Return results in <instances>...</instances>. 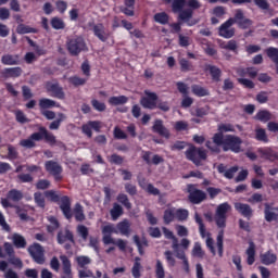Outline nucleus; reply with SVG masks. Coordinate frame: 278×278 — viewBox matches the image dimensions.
<instances>
[{"label": "nucleus", "instance_id": "nucleus-1", "mask_svg": "<svg viewBox=\"0 0 278 278\" xmlns=\"http://www.w3.org/2000/svg\"><path fill=\"white\" fill-rule=\"evenodd\" d=\"M233 25H238L239 29H251L253 26V20L244 16V11L242 9H237L235 11V16L229 17L218 27V36L220 38H233L236 36V28Z\"/></svg>", "mask_w": 278, "mask_h": 278}, {"label": "nucleus", "instance_id": "nucleus-2", "mask_svg": "<svg viewBox=\"0 0 278 278\" xmlns=\"http://www.w3.org/2000/svg\"><path fill=\"white\" fill-rule=\"evenodd\" d=\"M206 149L211 151V153H227L231 151V153H242V138L236 135H225V138L222 141H210L205 142ZM222 149V150H220Z\"/></svg>", "mask_w": 278, "mask_h": 278}, {"label": "nucleus", "instance_id": "nucleus-3", "mask_svg": "<svg viewBox=\"0 0 278 278\" xmlns=\"http://www.w3.org/2000/svg\"><path fill=\"white\" fill-rule=\"evenodd\" d=\"M40 140H45V142L50 144V147H55L58 143L55 135L41 126L39 127L38 132L31 134L28 139L21 140L20 146L24 147V149H34L36 147V142H40Z\"/></svg>", "mask_w": 278, "mask_h": 278}, {"label": "nucleus", "instance_id": "nucleus-4", "mask_svg": "<svg viewBox=\"0 0 278 278\" xmlns=\"http://www.w3.org/2000/svg\"><path fill=\"white\" fill-rule=\"evenodd\" d=\"M45 198L49 199L52 203H58L64 218L71 220L73 218V208H71L72 202L68 195H60L55 190L45 191Z\"/></svg>", "mask_w": 278, "mask_h": 278}, {"label": "nucleus", "instance_id": "nucleus-5", "mask_svg": "<svg viewBox=\"0 0 278 278\" xmlns=\"http://www.w3.org/2000/svg\"><path fill=\"white\" fill-rule=\"evenodd\" d=\"M66 49L70 55L76 58L79 53H83V51H88V46L86 45V39H84V37L76 36L67 39Z\"/></svg>", "mask_w": 278, "mask_h": 278}, {"label": "nucleus", "instance_id": "nucleus-6", "mask_svg": "<svg viewBox=\"0 0 278 278\" xmlns=\"http://www.w3.org/2000/svg\"><path fill=\"white\" fill-rule=\"evenodd\" d=\"M194 220L197 225H199L201 238H206V249H208L212 255H216V248H214V238H212V232H207V230L205 229V224H203V218L201 217V215H199V213H195Z\"/></svg>", "mask_w": 278, "mask_h": 278}, {"label": "nucleus", "instance_id": "nucleus-7", "mask_svg": "<svg viewBox=\"0 0 278 278\" xmlns=\"http://www.w3.org/2000/svg\"><path fill=\"white\" fill-rule=\"evenodd\" d=\"M186 159L189 162L194 163L195 166H201V162L207 160V152L203 148H197L195 146H190L185 152Z\"/></svg>", "mask_w": 278, "mask_h": 278}, {"label": "nucleus", "instance_id": "nucleus-8", "mask_svg": "<svg viewBox=\"0 0 278 278\" xmlns=\"http://www.w3.org/2000/svg\"><path fill=\"white\" fill-rule=\"evenodd\" d=\"M89 29H92L93 36L100 40V42H108L110 40V31L105 29V25L103 23L94 24V22L88 23Z\"/></svg>", "mask_w": 278, "mask_h": 278}, {"label": "nucleus", "instance_id": "nucleus-9", "mask_svg": "<svg viewBox=\"0 0 278 278\" xmlns=\"http://www.w3.org/2000/svg\"><path fill=\"white\" fill-rule=\"evenodd\" d=\"M13 203H18V201H23V191L18 189H11L7 193V198L1 199V205L4 207V210H8V207H14Z\"/></svg>", "mask_w": 278, "mask_h": 278}, {"label": "nucleus", "instance_id": "nucleus-10", "mask_svg": "<svg viewBox=\"0 0 278 278\" xmlns=\"http://www.w3.org/2000/svg\"><path fill=\"white\" fill-rule=\"evenodd\" d=\"M188 193H189V201L190 203H192L193 205H199L201 203H203V201H205V199H207V193H205V191L201 190V189H197V187H194V185H189L188 186Z\"/></svg>", "mask_w": 278, "mask_h": 278}, {"label": "nucleus", "instance_id": "nucleus-11", "mask_svg": "<svg viewBox=\"0 0 278 278\" xmlns=\"http://www.w3.org/2000/svg\"><path fill=\"white\" fill-rule=\"evenodd\" d=\"M28 253L36 264H45V248L40 243L29 245Z\"/></svg>", "mask_w": 278, "mask_h": 278}, {"label": "nucleus", "instance_id": "nucleus-12", "mask_svg": "<svg viewBox=\"0 0 278 278\" xmlns=\"http://www.w3.org/2000/svg\"><path fill=\"white\" fill-rule=\"evenodd\" d=\"M45 168L49 175H52L54 178V181H62V173L64 172V168H62V165L55 161H47L45 163Z\"/></svg>", "mask_w": 278, "mask_h": 278}, {"label": "nucleus", "instance_id": "nucleus-13", "mask_svg": "<svg viewBox=\"0 0 278 278\" xmlns=\"http://www.w3.org/2000/svg\"><path fill=\"white\" fill-rule=\"evenodd\" d=\"M3 249L9 257L8 258L9 264H12V266H15V268H23V261L20 257H16L14 245L10 242H4Z\"/></svg>", "mask_w": 278, "mask_h": 278}, {"label": "nucleus", "instance_id": "nucleus-14", "mask_svg": "<svg viewBox=\"0 0 278 278\" xmlns=\"http://www.w3.org/2000/svg\"><path fill=\"white\" fill-rule=\"evenodd\" d=\"M229 132H236V126H233L232 124H219L217 126V132L213 135L211 142L223 141V138H225L226 136L225 134Z\"/></svg>", "mask_w": 278, "mask_h": 278}, {"label": "nucleus", "instance_id": "nucleus-15", "mask_svg": "<svg viewBox=\"0 0 278 278\" xmlns=\"http://www.w3.org/2000/svg\"><path fill=\"white\" fill-rule=\"evenodd\" d=\"M146 97L140 99V105L144 110H155L157 108V93L151 91H144Z\"/></svg>", "mask_w": 278, "mask_h": 278}, {"label": "nucleus", "instance_id": "nucleus-16", "mask_svg": "<svg viewBox=\"0 0 278 278\" xmlns=\"http://www.w3.org/2000/svg\"><path fill=\"white\" fill-rule=\"evenodd\" d=\"M46 90L47 92H50L51 97L54 99H60L61 101L66 99V93H64V89L60 86L59 83H47Z\"/></svg>", "mask_w": 278, "mask_h": 278}, {"label": "nucleus", "instance_id": "nucleus-17", "mask_svg": "<svg viewBox=\"0 0 278 278\" xmlns=\"http://www.w3.org/2000/svg\"><path fill=\"white\" fill-rule=\"evenodd\" d=\"M194 12L192 9H182L178 12V20H180L182 23H186L188 27H194L197 23H199V20H192Z\"/></svg>", "mask_w": 278, "mask_h": 278}, {"label": "nucleus", "instance_id": "nucleus-18", "mask_svg": "<svg viewBox=\"0 0 278 278\" xmlns=\"http://www.w3.org/2000/svg\"><path fill=\"white\" fill-rule=\"evenodd\" d=\"M152 131L161 136V138H166V140L170 138V130H168V128L164 126V121L162 119L154 121V124L152 126Z\"/></svg>", "mask_w": 278, "mask_h": 278}, {"label": "nucleus", "instance_id": "nucleus-19", "mask_svg": "<svg viewBox=\"0 0 278 278\" xmlns=\"http://www.w3.org/2000/svg\"><path fill=\"white\" fill-rule=\"evenodd\" d=\"M235 210L243 216V218H247V220H251V218H253V208L247 203L236 202Z\"/></svg>", "mask_w": 278, "mask_h": 278}, {"label": "nucleus", "instance_id": "nucleus-20", "mask_svg": "<svg viewBox=\"0 0 278 278\" xmlns=\"http://www.w3.org/2000/svg\"><path fill=\"white\" fill-rule=\"evenodd\" d=\"M56 240L59 244H66V242H71V244H75V235L71 229L65 228L64 230H60L56 235Z\"/></svg>", "mask_w": 278, "mask_h": 278}, {"label": "nucleus", "instance_id": "nucleus-21", "mask_svg": "<svg viewBox=\"0 0 278 278\" xmlns=\"http://www.w3.org/2000/svg\"><path fill=\"white\" fill-rule=\"evenodd\" d=\"M276 212H278V207H273L270 204L265 203L264 216L267 223H278V213Z\"/></svg>", "mask_w": 278, "mask_h": 278}, {"label": "nucleus", "instance_id": "nucleus-22", "mask_svg": "<svg viewBox=\"0 0 278 278\" xmlns=\"http://www.w3.org/2000/svg\"><path fill=\"white\" fill-rule=\"evenodd\" d=\"M1 77L4 79L16 78L23 75V68L21 67H5L0 72Z\"/></svg>", "mask_w": 278, "mask_h": 278}, {"label": "nucleus", "instance_id": "nucleus-23", "mask_svg": "<svg viewBox=\"0 0 278 278\" xmlns=\"http://www.w3.org/2000/svg\"><path fill=\"white\" fill-rule=\"evenodd\" d=\"M60 260L63 265V275L61 276V278H73V269H72L71 260H68V256L61 255Z\"/></svg>", "mask_w": 278, "mask_h": 278}, {"label": "nucleus", "instance_id": "nucleus-24", "mask_svg": "<svg viewBox=\"0 0 278 278\" xmlns=\"http://www.w3.org/2000/svg\"><path fill=\"white\" fill-rule=\"evenodd\" d=\"M1 63L4 66H16L21 64V55L18 54H4L1 58Z\"/></svg>", "mask_w": 278, "mask_h": 278}, {"label": "nucleus", "instance_id": "nucleus-25", "mask_svg": "<svg viewBox=\"0 0 278 278\" xmlns=\"http://www.w3.org/2000/svg\"><path fill=\"white\" fill-rule=\"evenodd\" d=\"M116 229L122 236L129 237L131 235V223L125 218L116 225Z\"/></svg>", "mask_w": 278, "mask_h": 278}, {"label": "nucleus", "instance_id": "nucleus-26", "mask_svg": "<svg viewBox=\"0 0 278 278\" xmlns=\"http://www.w3.org/2000/svg\"><path fill=\"white\" fill-rule=\"evenodd\" d=\"M51 108H60V103L51 100L49 98H42L39 100V110L40 112H45L47 110H51Z\"/></svg>", "mask_w": 278, "mask_h": 278}, {"label": "nucleus", "instance_id": "nucleus-27", "mask_svg": "<svg viewBox=\"0 0 278 278\" xmlns=\"http://www.w3.org/2000/svg\"><path fill=\"white\" fill-rule=\"evenodd\" d=\"M162 230L167 240H173L172 249L174 250V253L176 251H178L179 250V240L177 239V237H175V233H173V231H170L166 227H163Z\"/></svg>", "mask_w": 278, "mask_h": 278}, {"label": "nucleus", "instance_id": "nucleus-28", "mask_svg": "<svg viewBox=\"0 0 278 278\" xmlns=\"http://www.w3.org/2000/svg\"><path fill=\"white\" fill-rule=\"evenodd\" d=\"M261 262L265 266H271V264L277 263V254L273 253V251H267L261 255Z\"/></svg>", "mask_w": 278, "mask_h": 278}, {"label": "nucleus", "instance_id": "nucleus-29", "mask_svg": "<svg viewBox=\"0 0 278 278\" xmlns=\"http://www.w3.org/2000/svg\"><path fill=\"white\" fill-rule=\"evenodd\" d=\"M74 215L77 223H84L86 220V214H84V206L80 203H76L72 216Z\"/></svg>", "mask_w": 278, "mask_h": 278}, {"label": "nucleus", "instance_id": "nucleus-30", "mask_svg": "<svg viewBox=\"0 0 278 278\" xmlns=\"http://www.w3.org/2000/svg\"><path fill=\"white\" fill-rule=\"evenodd\" d=\"M206 71L210 72L212 79L216 83L220 81V77H223V71L215 65H206Z\"/></svg>", "mask_w": 278, "mask_h": 278}, {"label": "nucleus", "instance_id": "nucleus-31", "mask_svg": "<svg viewBox=\"0 0 278 278\" xmlns=\"http://www.w3.org/2000/svg\"><path fill=\"white\" fill-rule=\"evenodd\" d=\"M247 264L248 266H253L255 264V243L250 242L249 248L245 251Z\"/></svg>", "mask_w": 278, "mask_h": 278}, {"label": "nucleus", "instance_id": "nucleus-32", "mask_svg": "<svg viewBox=\"0 0 278 278\" xmlns=\"http://www.w3.org/2000/svg\"><path fill=\"white\" fill-rule=\"evenodd\" d=\"M267 58L276 64V73L278 75V48L269 47L265 50Z\"/></svg>", "mask_w": 278, "mask_h": 278}, {"label": "nucleus", "instance_id": "nucleus-33", "mask_svg": "<svg viewBox=\"0 0 278 278\" xmlns=\"http://www.w3.org/2000/svg\"><path fill=\"white\" fill-rule=\"evenodd\" d=\"M176 257L177 260H181L182 261V266H184V270L185 273H190V263L188 262V257L186 256V252L181 249L176 250Z\"/></svg>", "mask_w": 278, "mask_h": 278}, {"label": "nucleus", "instance_id": "nucleus-34", "mask_svg": "<svg viewBox=\"0 0 278 278\" xmlns=\"http://www.w3.org/2000/svg\"><path fill=\"white\" fill-rule=\"evenodd\" d=\"M123 214H125L123 206L115 202L113 207L110 210L111 220H117L119 216H123Z\"/></svg>", "mask_w": 278, "mask_h": 278}, {"label": "nucleus", "instance_id": "nucleus-35", "mask_svg": "<svg viewBox=\"0 0 278 278\" xmlns=\"http://www.w3.org/2000/svg\"><path fill=\"white\" fill-rule=\"evenodd\" d=\"M258 153L262 155V157H265V160H269L270 162L278 160L277 152L270 148L260 149Z\"/></svg>", "mask_w": 278, "mask_h": 278}, {"label": "nucleus", "instance_id": "nucleus-36", "mask_svg": "<svg viewBox=\"0 0 278 278\" xmlns=\"http://www.w3.org/2000/svg\"><path fill=\"white\" fill-rule=\"evenodd\" d=\"M12 242L15 249H25V247H27V240H25V237L18 233H14L12 236Z\"/></svg>", "mask_w": 278, "mask_h": 278}, {"label": "nucleus", "instance_id": "nucleus-37", "mask_svg": "<svg viewBox=\"0 0 278 278\" xmlns=\"http://www.w3.org/2000/svg\"><path fill=\"white\" fill-rule=\"evenodd\" d=\"M176 218L175 207H169L164 211L163 222L165 225H170Z\"/></svg>", "mask_w": 278, "mask_h": 278}, {"label": "nucleus", "instance_id": "nucleus-38", "mask_svg": "<svg viewBox=\"0 0 278 278\" xmlns=\"http://www.w3.org/2000/svg\"><path fill=\"white\" fill-rule=\"evenodd\" d=\"M254 118L261 123H268V121L273 118V114L268 110H261L256 113Z\"/></svg>", "mask_w": 278, "mask_h": 278}, {"label": "nucleus", "instance_id": "nucleus-39", "mask_svg": "<svg viewBox=\"0 0 278 278\" xmlns=\"http://www.w3.org/2000/svg\"><path fill=\"white\" fill-rule=\"evenodd\" d=\"M224 239H225V230H220L216 239L217 240L216 247H217L218 255L220 257H223V253L225 251Z\"/></svg>", "mask_w": 278, "mask_h": 278}, {"label": "nucleus", "instance_id": "nucleus-40", "mask_svg": "<svg viewBox=\"0 0 278 278\" xmlns=\"http://www.w3.org/2000/svg\"><path fill=\"white\" fill-rule=\"evenodd\" d=\"M38 30L34 27H30L28 25L25 24H18L16 27V34H20L21 36L25 35V34H37Z\"/></svg>", "mask_w": 278, "mask_h": 278}, {"label": "nucleus", "instance_id": "nucleus-41", "mask_svg": "<svg viewBox=\"0 0 278 278\" xmlns=\"http://www.w3.org/2000/svg\"><path fill=\"white\" fill-rule=\"evenodd\" d=\"M191 90L195 97H210V90L200 85H192Z\"/></svg>", "mask_w": 278, "mask_h": 278}, {"label": "nucleus", "instance_id": "nucleus-42", "mask_svg": "<svg viewBox=\"0 0 278 278\" xmlns=\"http://www.w3.org/2000/svg\"><path fill=\"white\" fill-rule=\"evenodd\" d=\"M153 18L154 22L159 23L160 25H168V21H170V17L167 15L166 12L155 13Z\"/></svg>", "mask_w": 278, "mask_h": 278}, {"label": "nucleus", "instance_id": "nucleus-43", "mask_svg": "<svg viewBox=\"0 0 278 278\" xmlns=\"http://www.w3.org/2000/svg\"><path fill=\"white\" fill-rule=\"evenodd\" d=\"M50 25H51L52 29H56V30L65 29V27H66V23H64V20H62V17H58V16H54L51 18Z\"/></svg>", "mask_w": 278, "mask_h": 278}, {"label": "nucleus", "instance_id": "nucleus-44", "mask_svg": "<svg viewBox=\"0 0 278 278\" xmlns=\"http://www.w3.org/2000/svg\"><path fill=\"white\" fill-rule=\"evenodd\" d=\"M129 101V98L127 96H113L109 99L110 105H125Z\"/></svg>", "mask_w": 278, "mask_h": 278}, {"label": "nucleus", "instance_id": "nucleus-45", "mask_svg": "<svg viewBox=\"0 0 278 278\" xmlns=\"http://www.w3.org/2000/svg\"><path fill=\"white\" fill-rule=\"evenodd\" d=\"M179 64L181 73H190V71H194V65L187 59H180Z\"/></svg>", "mask_w": 278, "mask_h": 278}, {"label": "nucleus", "instance_id": "nucleus-46", "mask_svg": "<svg viewBox=\"0 0 278 278\" xmlns=\"http://www.w3.org/2000/svg\"><path fill=\"white\" fill-rule=\"evenodd\" d=\"M220 49L232 51V53H238V41L231 39L227 43H220Z\"/></svg>", "mask_w": 278, "mask_h": 278}, {"label": "nucleus", "instance_id": "nucleus-47", "mask_svg": "<svg viewBox=\"0 0 278 278\" xmlns=\"http://www.w3.org/2000/svg\"><path fill=\"white\" fill-rule=\"evenodd\" d=\"M142 268V265L140 264V257L135 258L134 266L131 268V275L134 278H140L142 277V274L140 273V269Z\"/></svg>", "mask_w": 278, "mask_h": 278}, {"label": "nucleus", "instance_id": "nucleus-48", "mask_svg": "<svg viewBox=\"0 0 278 278\" xmlns=\"http://www.w3.org/2000/svg\"><path fill=\"white\" fill-rule=\"evenodd\" d=\"M229 210H231V205L227 202H224L222 204H219L216 208V216H227V212H229Z\"/></svg>", "mask_w": 278, "mask_h": 278}, {"label": "nucleus", "instance_id": "nucleus-49", "mask_svg": "<svg viewBox=\"0 0 278 278\" xmlns=\"http://www.w3.org/2000/svg\"><path fill=\"white\" fill-rule=\"evenodd\" d=\"M253 3L258 7L260 10H263V12H273V9H270V3H268V0H253Z\"/></svg>", "mask_w": 278, "mask_h": 278}, {"label": "nucleus", "instance_id": "nucleus-50", "mask_svg": "<svg viewBox=\"0 0 278 278\" xmlns=\"http://www.w3.org/2000/svg\"><path fill=\"white\" fill-rule=\"evenodd\" d=\"M187 0H174L172 3V10L174 14L181 12L186 8Z\"/></svg>", "mask_w": 278, "mask_h": 278}, {"label": "nucleus", "instance_id": "nucleus-51", "mask_svg": "<svg viewBox=\"0 0 278 278\" xmlns=\"http://www.w3.org/2000/svg\"><path fill=\"white\" fill-rule=\"evenodd\" d=\"M18 160V151H16V148L14 146L9 144L8 146V156H2V160Z\"/></svg>", "mask_w": 278, "mask_h": 278}, {"label": "nucleus", "instance_id": "nucleus-52", "mask_svg": "<svg viewBox=\"0 0 278 278\" xmlns=\"http://www.w3.org/2000/svg\"><path fill=\"white\" fill-rule=\"evenodd\" d=\"M175 213L177 220H179L180 223H184V220H188V216L190 215V213L186 208H175Z\"/></svg>", "mask_w": 278, "mask_h": 278}, {"label": "nucleus", "instance_id": "nucleus-53", "mask_svg": "<svg viewBox=\"0 0 278 278\" xmlns=\"http://www.w3.org/2000/svg\"><path fill=\"white\" fill-rule=\"evenodd\" d=\"M255 139L258 140V142H265L267 143L268 140V135H266V129L264 128H258L255 130Z\"/></svg>", "mask_w": 278, "mask_h": 278}, {"label": "nucleus", "instance_id": "nucleus-54", "mask_svg": "<svg viewBox=\"0 0 278 278\" xmlns=\"http://www.w3.org/2000/svg\"><path fill=\"white\" fill-rule=\"evenodd\" d=\"M66 118V115L64 113H59V118L50 123L49 129L55 130L60 129V126L62 125V122Z\"/></svg>", "mask_w": 278, "mask_h": 278}, {"label": "nucleus", "instance_id": "nucleus-55", "mask_svg": "<svg viewBox=\"0 0 278 278\" xmlns=\"http://www.w3.org/2000/svg\"><path fill=\"white\" fill-rule=\"evenodd\" d=\"M113 136L115 140H127V132L121 129L118 126L114 127Z\"/></svg>", "mask_w": 278, "mask_h": 278}, {"label": "nucleus", "instance_id": "nucleus-56", "mask_svg": "<svg viewBox=\"0 0 278 278\" xmlns=\"http://www.w3.org/2000/svg\"><path fill=\"white\" fill-rule=\"evenodd\" d=\"M118 203H122L125 208L131 210V202L129 201V198L125 193H119L117 195Z\"/></svg>", "mask_w": 278, "mask_h": 278}, {"label": "nucleus", "instance_id": "nucleus-57", "mask_svg": "<svg viewBox=\"0 0 278 278\" xmlns=\"http://www.w3.org/2000/svg\"><path fill=\"white\" fill-rule=\"evenodd\" d=\"M76 231L85 242L86 240H88V236L90 235L88 227H86L85 225H78Z\"/></svg>", "mask_w": 278, "mask_h": 278}, {"label": "nucleus", "instance_id": "nucleus-58", "mask_svg": "<svg viewBox=\"0 0 278 278\" xmlns=\"http://www.w3.org/2000/svg\"><path fill=\"white\" fill-rule=\"evenodd\" d=\"M34 199H35L36 205H38V207H41L42 210H45V207H46L45 195H42L41 192H35Z\"/></svg>", "mask_w": 278, "mask_h": 278}, {"label": "nucleus", "instance_id": "nucleus-59", "mask_svg": "<svg viewBox=\"0 0 278 278\" xmlns=\"http://www.w3.org/2000/svg\"><path fill=\"white\" fill-rule=\"evenodd\" d=\"M76 262H77L79 268H86L89 264H91L92 260H90L86 255H80L76 258Z\"/></svg>", "mask_w": 278, "mask_h": 278}, {"label": "nucleus", "instance_id": "nucleus-60", "mask_svg": "<svg viewBox=\"0 0 278 278\" xmlns=\"http://www.w3.org/2000/svg\"><path fill=\"white\" fill-rule=\"evenodd\" d=\"M15 119L21 125H25V123H29V118H27V115L21 110L15 111Z\"/></svg>", "mask_w": 278, "mask_h": 278}, {"label": "nucleus", "instance_id": "nucleus-61", "mask_svg": "<svg viewBox=\"0 0 278 278\" xmlns=\"http://www.w3.org/2000/svg\"><path fill=\"white\" fill-rule=\"evenodd\" d=\"M91 105L93 110H96L97 112H105V110H108V106L105 105V103L100 102L97 99L91 100Z\"/></svg>", "mask_w": 278, "mask_h": 278}, {"label": "nucleus", "instance_id": "nucleus-62", "mask_svg": "<svg viewBox=\"0 0 278 278\" xmlns=\"http://www.w3.org/2000/svg\"><path fill=\"white\" fill-rule=\"evenodd\" d=\"M55 8L60 14H64L68 10V2L64 0H56Z\"/></svg>", "mask_w": 278, "mask_h": 278}, {"label": "nucleus", "instance_id": "nucleus-63", "mask_svg": "<svg viewBox=\"0 0 278 278\" xmlns=\"http://www.w3.org/2000/svg\"><path fill=\"white\" fill-rule=\"evenodd\" d=\"M155 277L156 278L166 277V274L164 271V265L162 264V261H160V260L156 261Z\"/></svg>", "mask_w": 278, "mask_h": 278}, {"label": "nucleus", "instance_id": "nucleus-64", "mask_svg": "<svg viewBox=\"0 0 278 278\" xmlns=\"http://www.w3.org/2000/svg\"><path fill=\"white\" fill-rule=\"evenodd\" d=\"M110 164H116L117 166H121L123 162H125V159L118 154H112L109 157Z\"/></svg>", "mask_w": 278, "mask_h": 278}]
</instances>
